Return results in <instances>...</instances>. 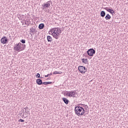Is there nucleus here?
<instances>
[{"instance_id": "nucleus-3", "label": "nucleus", "mask_w": 128, "mask_h": 128, "mask_svg": "<svg viewBox=\"0 0 128 128\" xmlns=\"http://www.w3.org/2000/svg\"><path fill=\"white\" fill-rule=\"evenodd\" d=\"M26 48V44H22L20 42H19L16 44V51L17 52H22Z\"/></svg>"}, {"instance_id": "nucleus-8", "label": "nucleus", "mask_w": 128, "mask_h": 128, "mask_svg": "<svg viewBox=\"0 0 128 128\" xmlns=\"http://www.w3.org/2000/svg\"><path fill=\"white\" fill-rule=\"evenodd\" d=\"M36 83L37 84H38V86H40L41 84H44V82H42V80L40 78L36 79Z\"/></svg>"}, {"instance_id": "nucleus-19", "label": "nucleus", "mask_w": 128, "mask_h": 128, "mask_svg": "<svg viewBox=\"0 0 128 128\" xmlns=\"http://www.w3.org/2000/svg\"><path fill=\"white\" fill-rule=\"evenodd\" d=\"M112 18V17L110 16V15H109L108 14H107L106 15V16H105V18L106 20H110V18Z\"/></svg>"}, {"instance_id": "nucleus-16", "label": "nucleus", "mask_w": 128, "mask_h": 128, "mask_svg": "<svg viewBox=\"0 0 128 128\" xmlns=\"http://www.w3.org/2000/svg\"><path fill=\"white\" fill-rule=\"evenodd\" d=\"M50 6V3H47V4H44V8H48Z\"/></svg>"}, {"instance_id": "nucleus-10", "label": "nucleus", "mask_w": 128, "mask_h": 128, "mask_svg": "<svg viewBox=\"0 0 128 128\" xmlns=\"http://www.w3.org/2000/svg\"><path fill=\"white\" fill-rule=\"evenodd\" d=\"M62 100L66 104H68V102H70V100H68V98H62Z\"/></svg>"}, {"instance_id": "nucleus-21", "label": "nucleus", "mask_w": 128, "mask_h": 128, "mask_svg": "<svg viewBox=\"0 0 128 128\" xmlns=\"http://www.w3.org/2000/svg\"><path fill=\"white\" fill-rule=\"evenodd\" d=\"M52 84V82H43V84Z\"/></svg>"}, {"instance_id": "nucleus-23", "label": "nucleus", "mask_w": 128, "mask_h": 128, "mask_svg": "<svg viewBox=\"0 0 128 128\" xmlns=\"http://www.w3.org/2000/svg\"><path fill=\"white\" fill-rule=\"evenodd\" d=\"M20 42H22V44H26V40H25L22 39V40H20Z\"/></svg>"}, {"instance_id": "nucleus-2", "label": "nucleus", "mask_w": 128, "mask_h": 128, "mask_svg": "<svg viewBox=\"0 0 128 128\" xmlns=\"http://www.w3.org/2000/svg\"><path fill=\"white\" fill-rule=\"evenodd\" d=\"M74 112L76 114L80 116H84V109L80 106H75Z\"/></svg>"}, {"instance_id": "nucleus-22", "label": "nucleus", "mask_w": 128, "mask_h": 128, "mask_svg": "<svg viewBox=\"0 0 128 128\" xmlns=\"http://www.w3.org/2000/svg\"><path fill=\"white\" fill-rule=\"evenodd\" d=\"M62 74V72H58V71H55L54 72V74Z\"/></svg>"}, {"instance_id": "nucleus-13", "label": "nucleus", "mask_w": 128, "mask_h": 128, "mask_svg": "<svg viewBox=\"0 0 128 128\" xmlns=\"http://www.w3.org/2000/svg\"><path fill=\"white\" fill-rule=\"evenodd\" d=\"M108 12H110V14H112V16H114V14H114L116 12H114V10L110 9V8H108Z\"/></svg>"}, {"instance_id": "nucleus-34", "label": "nucleus", "mask_w": 128, "mask_h": 128, "mask_svg": "<svg viewBox=\"0 0 128 128\" xmlns=\"http://www.w3.org/2000/svg\"><path fill=\"white\" fill-rule=\"evenodd\" d=\"M111 12H112V11H111Z\"/></svg>"}, {"instance_id": "nucleus-18", "label": "nucleus", "mask_w": 128, "mask_h": 128, "mask_svg": "<svg viewBox=\"0 0 128 128\" xmlns=\"http://www.w3.org/2000/svg\"><path fill=\"white\" fill-rule=\"evenodd\" d=\"M82 62H84L85 64H88V59H85V58H82Z\"/></svg>"}, {"instance_id": "nucleus-24", "label": "nucleus", "mask_w": 128, "mask_h": 128, "mask_svg": "<svg viewBox=\"0 0 128 128\" xmlns=\"http://www.w3.org/2000/svg\"><path fill=\"white\" fill-rule=\"evenodd\" d=\"M18 122H24V120H22V119H20Z\"/></svg>"}, {"instance_id": "nucleus-5", "label": "nucleus", "mask_w": 128, "mask_h": 128, "mask_svg": "<svg viewBox=\"0 0 128 128\" xmlns=\"http://www.w3.org/2000/svg\"><path fill=\"white\" fill-rule=\"evenodd\" d=\"M78 70L82 74H86L88 71V69L84 66H78Z\"/></svg>"}, {"instance_id": "nucleus-26", "label": "nucleus", "mask_w": 128, "mask_h": 128, "mask_svg": "<svg viewBox=\"0 0 128 128\" xmlns=\"http://www.w3.org/2000/svg\"><path fill=\"white\" fill-rule=\"evenodd\" d=\"M36 77L38 78H40V74H39V73H38L36 75Z\"/></svg>"}, {"instance_id": "nucleus-6", "label": "nucleus", "mask_w": 128, "mask_h": 128, "mask_svg": "<svg viewBox=\"0 0 128 128\" xmlns=\"http://www.w3.org/2000/svg\"><path fill=\"white\" fill-rule=\"evenodd\" d=\"M86 52L90 56H94V54H96V50L93 48H90L87 50Z\"/></svg>"}, {"instance_id": "nucleus-11", "label": "nucleus", "mask_w": 128, "mask_h": 128, "mask_svg": "<svg viewBox=\"0 0 128 128\" xmlns=\"http://www.w3.org/2000/svg\"><path fill=\"white\" fill-rule=\"evenodd\" d=\"M47 40L48 42H52V36H48Z\"/></svg>"}, {"instance_id": "nucleus-31", "label": "nucleus", "mask_w": 128, "mask_h": 128, "mask_svg": "<svg viewBox=\"0 0 128 128\" xmlns=\"http://www.w3.org/2000/svg\"><path fill=\"white\" fill-rule=\"evenodd\" d=\"M40 78H42V77H40Z\"/></svg>"}, {"instance_id": "nucleus-29", "label": "nucleus", "mask_w": 128, "mask_h": 128, "mask_svg": "<svg viewBox=\"0 0 128 128\" xmlns=\"http://www.w3.org/2000/svg\"><path fill=\"white\" fill-rule=\"evenodd\" d=\"M14 50H16V46H15L14 47Z\"/></svg>"}, {"instance_id": "nucleus-25", "label": "nucleus", "mask_w": 128, "mask_h": 128, "mask_svg": "<svg viewBox=\"0 0 128 128\" xmlns=\"http://www.w3.org/2000/svg\"><path fill=\"white\" fill-rule=\"evenodd\" d=\"M52 74L50 73V74H48L47 75L45 76V78H48V76H52Z\"/></svg>"}, {"instance_id": "nucleus-30", "label": "nucleus", "mask_w": 128, "mask_h": 128, "mask_svg": "<svg viewBox=\"0 0 128 128\" xmlns=\"http://www.w3.org/2000/svg\"><path fill=\"white\" fill-rule=\"evenodd\" d=\"M48 80H50V78H48Z\"/></svg>"}, {"instance_id": "nucleus-9", "label": "nucleus", "mask_w": 128, "mask_h": 128, "mask_svg": "<svg viewBox=\"0 0 128 128\" xmlns=\"http://www.w3.org/2000/svg\"><path fill=\"white\" fill-rule=\"evenodd\" d=\"M24 109L26 112V116H28V112H30V109H28V107H26Z\"/></svg>"}, {"instance_id": "nucleus-12", "label": "nucleus", "mask_w": 128, "mask_h": 128, "mask_svg": "<svg viewBox=\"0 0 128 128\" xmlns=\"http://www.w3.org/2000/svg\"><path fill=\"white\" fill-rule=\"evenodd\" d=\"M22 114H23L22 112V111L19 112V114L18 115V118H22L25 117V116H22Z\"/></svg>"}, {"instance_id": "nucleus-20", "label": "nucleus", "mask_w": 128, "mask_h": 128, "mask_svg": "<svg viewBox=\"0 0 128 128\" xmlns=\"http://www.w3.org/2000/svg\"><path fill=\"white\" fill-rule=\"evenodd\" d=\"M30 32L34 33V32H36V29L34 28H30Z\"/></svg>"}, {"instance_id": "nucleus-7", "label": "nucleus", "mask_w": 128, "mask_h": 128, "mask_svg": "<svg viewBox=\"0 0 128 128\" xmlns=\"http://www.w3.org/2000/svg\"><path fill=\"white\" fill-rule=\"evenodd\" d=\"M0 42L1 44H8V38L3 36L0 40Z\"/></svg>"}, {"instance_id": "nucleus-15", "label": "nucleus", "mask_w": 128, "mask_h": 128, "mask_svg": "<svg viewBox=\"0 0 128 128\" xmlns=\"http://www.w3.org/2000/svg\"><path fill=\"white\" fill-rule=\"evenodd\" d=\"M44 28V24H40L38 26V28H40V30H42Z\"/></svg>"}, {"instance_id": "nucleus-14", "label": "nucleus", "mask_w": 128, "mask_h": 128, "mask_svg": "<svg viewBox=\"0 0 128 128\" xmlns=\"http://www.w3.org/2000/svg\"><path fill=\"white\" fill-rule=\"evenodd\" d=\"M100 14L102 18H104L106 16V12L104 11H102Z\"/></svg>"}, {"instance_id": "nucleus-1", "label": "nucleus", "mask_w": 128, "mask_h": 128, "mask_svg": "<svg viewBox=\"0 0 128 128\" xmlns=\"http://www.w3.org/2000/svg\"><path fill=\"white\" fill-rule=\"evenodd\" d=\"M50 32H51L52 35L53 36L54 38L56 40H58V38L62 33L60 28H53L51 29L50 31Z\"/></svg>"}, {"instance_id": "nucleus-32", "label": "nucleus", "mask_w": 128, "mask_h": 128, "mask_svg": "<svg viewBox=\"0 0 128 128\" xmlns=\"http://www.w3.org/2000/svg\"><path fill=\"white\" fill-rule=\"evenodd\" d=\"M50 2L49 1V2Z\"/></svg>"}, {"instance_id": "nucleus-28", "label": "nucleus", "mask_w": 128, "mask_h": 128, "mask_svg": "<svg viewBox=\"0 0 128 128\" xmlns=\"http://www.w3.org/2000/svg\"><path fill=\"white\" fill-rule=\"evenodd\" d=\"M104 10H106L108 12V7L105 8H104Z\"/></svg>"}, {"instance_id": "nucleus-17", "label": "nucleus", "mask_w": 128, "mask_h": 128, "mask_svg": "<svg viewBox=\"0 0 128 128\" xmlns=\"http://www.w3.org/2000/svg\"><path fill=\"white\" fill-rule=\"evenodd\" d=\"M21 112H22V114H23L22 116H25V118H26V116H25L26 110H24V108H23L22 109Z\"/></svg>"}, {"instance_id": "nucleus-27", "label": "nucleus", "mask_w": 128, "mask_h": 128, "mask_svg": "<svg viewBox=\"0 0 128 128\" xmlns=\"http://www.w3.org/2000/svg\"><path fill=\"white\" fill-rule=\"evenodd\" d=\"M17 18H18V20H20V18H20V16L19 15H17Z\"/></svg>"}, {"instance_id": "nucleus-4", "label": "nucleus", "mask_w": 128, "mask_h": 128, "mask_svg": "<svg viewBox=\"0 0 128 128\" xmlns=\"http://www.w3.org/2000/svg\"><path fill=\"white\" fill-rule=\"evenodd\" d=\"M66 92H67L66 94V96H68V98H76L75 94H78L76 93V90L68 92L66 91Z\"/></svg>"}, {"instance_id": "nucleus-33", "label": "nucleus", "mask_w": 128, "mask_h": 128, "mask_svg": "<svg viewBox=\"0 0 128 128\" xmlns=\"http://www.w3.org/2000/svg\"><path fill=\"white\" fill-rule=\"evenodd\" d=\"M31 36H32V34H30Z\"/></svg>"}]
</instances>
